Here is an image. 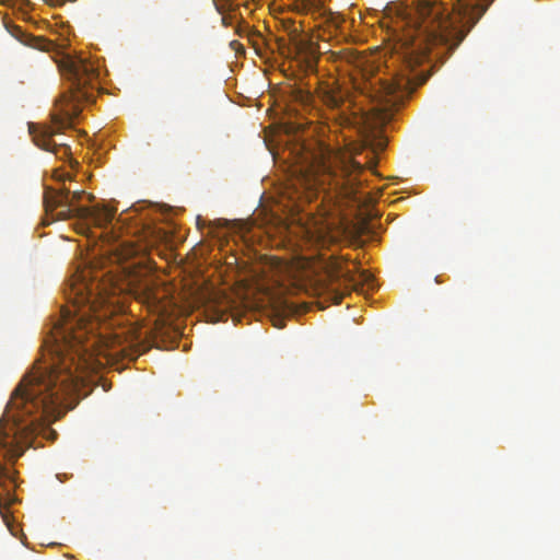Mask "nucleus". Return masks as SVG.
<instances>
[{
	"label": "nucleus",
	"mask_w": 560,
	"mask_h": 560,
	"mask_svg": "<svg viewBox=\"0 0 560 560\" xmlns=\"http://www.w3.org/2000/svg\"><path fill=\"white\" fill-rule=\"evenodd\" d=\"M121 283L110 290L100 281L81 279L71 285V307L61 310L46 340L47 357L37 361L14 389L0 420V514L14 535L8 508L15 502L13 478L2 460L14 462L33 444L42 420H57L78 402L86 377L101 363L91 352L101 322L117 304V291L126 292L150 313L164 315L167 305L159 294L149 264H120Z\"/></svg>",
	"instance_id": "1"
},
{
	"label": "nucleus",
	"mask_w": 560,
	"mask_h": 560,
	"mask_svg": "<svg viewBox=\"0 0 560 560\" xmlns=\"http://www.w3.org/2000/svg\"><path fill=\"white\" fill-rule=\"evenodd\" d=\"M494 0H413L411 7L398 9L396 37L386 63L388 73L378 67H362L353 78L360 95L376 103L380 112L400 105L416 78L410 73L438 44L457 46L486 13Z\"/></svg>",
	"instance_id": "2"
},
{
	"label": "nucleus",
	"mask_w": 560,
	"mask_h": 560,
	"mask_svg": "<svg viewBox=\"0 0 560 560\" xmlns=\"http://www.w3.org/2000/svg\"><path fill=\"white\" fill-rule=\"evenodd\" d=\"M59 68L67 80L70 81L69 91L59 100L60 114L52 116L54 126L34 135V141L40 149L49 151L63 160L70 158V147L65 142L57 143L52 137L60 128L72 125L73 119L81 110V104L95 101L98 84V65L83 55L66 56Z\"/></svg>",
	"instance_id": "3"
},
{
	"label": "nucleus",
	"mask_w": 560,
	"mask_h": 560,
	"mask_svg": "<svg viewBox=\"0 0 560 560\" xmlns=\"http://www.w3.org/2000/svg\"><path fill=\"white\" fill-rule=\"evenodd\" d=\"M361 171L359 162L340 159L328 147H319L314 152H306L301 163L294 167L290 179L293 192H289V197L298 207V202L303 198L311 201L316 197L318 189L324 188L326 183L336 180L338 186L340 178L346 179L342 185L347 186L349 192H353L355 178L352 176Z\"/></svg>",
	"instance_id": "4"
},
{
	"label": "nucleus",
	"mask_w": 560,
	"mask_h": 560,
	"mask_svg": "<svg viewBox=\"0 0 560 560\" xmlns=\"http://www.w3.org/2000/svg\"><path fill=\"white\" fill-rule=\"evenodd\" d=\"M84 195V190L71 192L65 187L59 189L47 188L44 195L46 218L43 220V224L49 225L58 220L80 218L90 221L98 228L107 226L113 221L116 209L105 205H96L94 207L77 206V202Z\"/></svg>",
	"instance_id": "5"
},
{
	"label": "nucleus",
	"mask_w": 560,
	"mask_h": 560,
	"mask_svg": "<svg viewBox=\"0 0 560 560\" xmlns=\"http://www.w3.org/2000/svg\"><path fill=\"white\" fill-rule=\"evenodd\" d=\"M318 97L329 109L345 113L342 106L346 103V95L335 82L332 84H322L318 89Z\"/></svg>",
	"instance_id": "6"
},
{
	"label": "nucleus",
	"mask_w": 560,
	"mask_h": 560,
	"mask_svg": "<svg viewBox=\"0 0 560 560\" xmlns=\"http://www.w3.org/2000/svg\"><path fill=\"white\" fill-rule=\"evenodd\" d=\"M122 334L126 335V342L129 347L142 346L148 337V331H142L141 328L137 327H129Z\"/></svg>",
	"instance_id": "7"
},
{
	"label": "nucleus",
	"mask_w": 560,
	"mask_h": 560,
	"mask_svg": "<svg viewBox=\"0 0 560 560\" xmlns=\"http://www.w3.org/2000/svg\"><path fill=\"white\" fill-rule=\"evenodd\" d=\"M299 10L303 12L320 11L324 9L325 0H294Z\"/></svg>",
	"instance_id": "8"
},
{
	"label": "nucleus",
	"mask_w": 560,
	"mask_h": 560,
	"mask_svg": "<svg viewBox=\"0 0 560 560\" xmlns=\"http://www.w3.org/2000/svg\"><path fill=\"white\" fill-rule=\"evenodd\" d=\"M345 58L348 62L354 63L355 67H362V59L354 52H346Z\"/></svg>",
	"instance_id": "9"
},
{
	"label": "nucleus",
	"mask_w": 560,
	"mask_h": 560,
	"mask_svg": "<svg viewBox=\"0 0 560 560\" xmlns=\"http://www.w3.org/2000/svg\"><path fill=\"white\" fill-rule=\"evenodd\" d=\"M300 97L303 104H308L312 101V95L310 93L300 92Z\"/></svg>",
	"instance_id": "10"
},
{
	"label": "nucleus",
	"mask_w": 560,
	"mask_h": 560,
	"mask_svg": "<svg viewBox=\"0 0 560 560\" xmlns=\"http://www.w3.org/2000/svg\"><path fill=\"white\" fill-rule=\"evenodd\" d=\"M61 182H65L67 179H70L71 176L69 174H61L59 177H58Z\"/></svg>",
	"instance_id": "11"
},
{
	"label": "nucleus",
	"mask_w": 560,
	"mask_h": 560,
	"mask_svg": "<svg viewBox=\"0 0 560 560\" xmlns=\"http://www.w3.org/2000/svg\"><path fill=\"white\" fill-rule=\"evenodd\" d=\"M275 326L278 327V328H282L283 327V325L281 324L280 319L275 323Z\"/></svg>",
	"instance_id": "12"
},
{
	"label": "nucleus",
	"mask_w": 560,
	"mask_h": 560,
	"mask_svg": "<svg viewBox=\"0 0 560 560\" xmlns=\"http://www.w3.org/2000/svg\"><path fill=\"white\" fill-rule=\"evenodd\" d=\"M319 241L324 243L325 242V236H319Z\"/></svg>",
	"instance_id": "13"
}]
</instances>
